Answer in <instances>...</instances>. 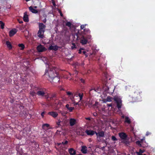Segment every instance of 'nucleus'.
<instances>
[{"label":"nucleus","instance_id":"obj_1","mask_svg":"<svg viewBox=\"0 0 155 155\" xmlns=\"http://www.w3.org/2000/svg\"><path fill=\"white\" fill-rule=\"evenodd\" d=\"M48 67L47 71L46 70L45 74L46 75L47 74L49 78L52 80H53L55 78L57 77V80L59 81V78L57 77L58 74L57 68L55 67H51V66H49Z\"/></svg>","mask_w":155,"mask_h":155},{"label":"nucleus","instance_id":"obj_2","mask_svg":"<svg viewBox=\"0 0 155 155\" xmlns=\"http://www.w3.org/2000/svg\"><path fill=\"white\" fill-rule=\"evenodd\" d=\"M46 26L42 23H40L39 24V30L38 34V36L40 38H43L44 37L43 34L45 31Z\"/></svg>","mask_w":155,"mask_h":155},{"label":"nucleus","instance_id":"obj_3","mask_svg":"<svg viewBox=\"0 0 155 155\" xmlns=\"http://www.w3.org/2000/svg\"><path fill=\"white\" fill-rule=\"evenodd\" d=\"M77 39L80 40V43L82 45H85L87 44V40L85 37L81 34L78 33L76 34Z\"/></svg>","mask_w":155,"mask_h":155},{"label":"nucleus","instance_id":"obj_4","mask_svg":"<svg viewBox=\"0 0 155 155\" xmlns=\"http://www.w3.org/2000/svg\"><path fill=\"white\" fill-rule=\"evenodd\" d=\"M114 99L117 103V106L118 110H120L122 106V101L120 97L118 96L114 97Z\"/></svg>","mask_w":155,"mask_h":155},{"label":"nucleus","instance_id":"obj_5","mask_svg":"<svg viewBox=\"0 0 155 155\" xmlns=\"http://www.w3.org/2000/svg\"><path fill=\"white\" fill-rule=\"evenodd\" d=\"M37 51L39 52H42L46 51V49L42 45H40L37 48Z\"/></svg>","mask_w":155,"mask_h":155},{"label":"nucleus","instance_id":"obj_6","mask_svg":"<svg viewBox=\"0 0 155 155\" xmlns=\"http://www.w3.org/2000/svg\"><path fill=\"white\" fill-rule=\"evenodd\" d=\"M119 135L122 140L127 138V136L126 134L124 132L120 133Z\"/></svg>","mask_w":155,"mask_h":155},{"label":"nucleus","instance_id":"obj_7","mask_svg":"<svg viewBox=\"0 0 155 155\" xmlns=\"http://www.w3.org/2000/svg\"><path fill=\"white\" fill-rule=\"evenodd\" d=\"M96 131L92 130H85V133L88 135L92 136L94 134H96Z\"/></svg>","mask_w":155,"mask_h":155},{"label":"nucleus","instance_id":"obj_8","mask_svg":"<svg viewBox=\"0 0 155 155\" xmlns=\"http://www.w3.org/2000/svg\"><path fill=\"white\" fill-rule=\"evenodd\" d=\"M110 88H109L107 85V83H106L105 85H104L102 87L103 90L106 92L107 93H112V92L110 90Z\"/></svg>","mask_w":155,"mask_h":155},{"label":"nucleus","instance_id":"obj_9","mask_svg":"<svg viewBox=\"0 0 155 155\" xmlns=\"http://www.w3.org/2000/svg\"><path fill=\"white\" fill-rule=\"evenodd\" d=\"M28 16V15L27 14V13L26 12L24 13L23 19L25 22H28L29 21Z\"/></svg>","mask_w":155,"mask_h":155},{"label":"nucleus","instance_id":"obj_10","mask_svg":"<svg viewBox=\"0 0 155 155\" xmlns=\"http://www.w3.org/2000/svg\"><path fill=\"white\" fill-rule=\"evenodd\" d=\"M17 32V30L14 28L10 31L9 32V35L10 37L13 36Z\"/></svg>","mask_w":155,"mask_h":155},{"label":"nucleus","instance_id":"obj_11","mask_svg":"<svg viewBox=\"0 0 155 155\" xmlns=\"http://www.w3.org/2000/svg\"><path fill=\"white\" fill-rule=\"evenodd\" d=\"M69 123L71 126H73L76 123V120L73 118H71L70 120Z\"/></svg>","mask_w":155,"mask_h":155},{"label":"nucleus","instance_id":"obj_12","mask_svg":"<svg viewBox=\"0 0 155 155\" xmlns=\"http://www.w3.org/2000/svg\"><path fill=\"white\" fill-rule=\"evenodd\" d=\"M48 114L52 116L54 118L56 117L58 115L57 112L54 111L49 112L48 113Z\"/></svg>","mask_w":155,"mask_h":155},{"label":"nucleus","instance_id":"obj_13","mask_svg":"<svg viewBox=\"0 0 155 155\" xmlns=\"http://www.w3.org/2000/svg\"><path fill=\"white\" fill-rule=\"evenodd\" d=\"M57 100L58 99L57 98L55 99L54 100V104L55 106H57V107H60L62 104V103L60 101H57Z\"/></svg>","mask_w":155,"mask_h":155},{"label":"nucleus","instance_id":"obj_14","mask_svg":"<svg viewBox=\"0 0 155 155\" xmlns=\"http://www.w3.org/2000/svg\"><path fill=\"white\" fill-rule=\"evenodd\" d=\"M96 134L97 136H98L100 137H103L104 136V132L103 131H101L100 132H96Z\"/></svg>","mask_w":155,"mask_h":155},{"label":"nucleus","instance_id":"obj_15","mask_svg":"<svg viewBox=\"0 0 155 155\" xmlns=\"http://www.w3.org/2000/svg\"><path fill=\"white\" fill-rule=\"evenodd\" d=\"M68 152L70 155H75L76 154V150L73 148H71L68 149Z\"/></svg>","mask_w":155,"mask_h":155},{"label":"nucleus","instance_id":"obj_16","mask_svg":"<svg viewBox=\"0 0 155 155\" xmlns=\"http://www.w3.org/2000/svg\"><path fill=\"white\" fill-rule=\"evenodd\" d=\"M93 101L92 100H90L86 102L85 105L86 106H88L89 107H93Z\"/></svg>","mask_w":155,"mask_h":155},{"label":"nucleus","instance_id":"obj_17","mask_svg":"<svg viewBox=\"0 0 155 155\" xmlns=\"http://www.w3.org/2000/svg\"><path fill=\"white\" fill-rule=\"evenodd\" d=\"M58 48H59V47L56 45H55L54 46H53L51 45H50L49 47L48 48V49L50 50H54L55 51H56L58 50Z\"/></svg>","mask_w":155,"mask_h":155},{"label":"nucleus","instance_id":"obj_18","mask_svg":"<svg viewBox=\"0 0 155 155\" xmlns=\"http://www.w3.org/2000/svg\"><path fill=\"white\" fill-rule=\"evenodd\" d=\"M81 152L84 154H85L87 153V147L85 146H81Z\"/></svg>","mask_w":155,"mask_h":155},{"label":"nucleus","instance_id":"obj_19","mask_svg":"<svg viewBox=\"0 0 155 155\" xmlns=\"http://www.w3.org/2000/svg\"><path fill=\"white\" fill-rule=\"evenodd\" d=\"M121 142L125 144L127 146H128L130 143V142L127 139V138L121 140Z\"/></svg>","mask_w":155,"mask_h":155},{"label":"nucleus","instance_id":"obj_20","mask_svg":"<svg viewBox=\"0 0 155 155\" xmlns=\"http://www.w3.org/2000/svg\"><path fill=\"white\" fill-rule=\"evenodd\" d=\"M136 144L140 147H144L143 143H141V142L139 140H137L136 142Z\"/></svg>","mask_w":155,"mask_h":155},{"label":"nucleus","instance_id":"obj_21","mask_svg":"<svg viewBox=\"0 0 155 155\" xmlns=\"http://www.w3.org/2000/svg\"><path fill=\"white\" fill-rule=\"evenodd\" d=\"M69 105L68 104H67L66 105V107L67 109L69 110V111L70 112H72L73 110L74 109V107H69Z\"/></svg>","mask_w":155,"mask_h":155},{"label":"nucleus","instance_id":"obj_22","mask_svg":"<svg viewBox=\"0 0 155 155\" xmlns=\"http://www.w3.org/2000/svg\"><path fill=\"white\" fill-rule=\"evenodd\" d=\"M37 94L39 96H43L44 95L45 93L43 91H37Z\"/></svg>","mask_w":155,"mask_h":155},{"label":"nucleus","instance_id":"obj_23","mask_svg":"<svg viewBox=\"0 0 155 155\" xmlns=\"http://www.w3.org/2000/svg\"><path fill=\"white\" fill-rule=\"evenodd\" d=\"M93 90H94V91L96 92H98V93H100L101 92V88L100 87H98L97 89L94 88L93 89H91L90 90V91H91Z\"/></svg>","mask_w":155,"mask_h":155},{"label":"nucleus","instance_id":"obj_24","mask_svg":"<svg viewBox=\"0 0 155 155\" xmlns=\"http://www.w3.org/2000/svg\"><path fill=\"white\" fill-rule=\"evenodd\" d=\"M49 125L48 124H45L42 125V127L43 129L45 130H47V128L48 127H49Z\"/></svg>","mask_w":155,"mask_h":155},{"label":"nucleus","instance_id":"obj_25","mask_svg":"<svg viewBox=\"0 0 155 155\" xmlns=\"http://www.w3.org/2000/svg\"><path fill=\"white\" fill-rule=\"evenodd\" d=\"M97 140L98 142H101V141H103L105 143H106L107 141L106 140H104V139L102 140L101 138V137H100L98 136H97Z\"/></svg>","mask_w":155,"mask_h":155},{"label":"nucleus","instance_id":"obj_26","mask_svg":"<svg viewBox=\"0 0 155 155\" xmlns=\"http://www.w3.org/2000/svg\"><path fill=\"white\" fill-rule=\"evenodd\" d=\"M56 94H53L51 95V96L50 97H48V98H49L50 99V100H54L55 99H54V98H56Z\"/></svg>","mask_w":155,"mask_h":155},{"label":"nucleus","instance_id":"obj_27","mask_svg":"<svg viewBox=\"0 0 155 155\" xmlns=\"http://www.w3.org/2000/svg\"><path fill=\"white\" fill-rule=\"evenodd\" d=\"M125 122L127 123L130 124L131 123V121L130 119L128 117H125Z\"/></svg>","mask_w":155,"mask_h":155},{"label":"nucleus","instance_id":"obj_28","mask_svg":"<svg viewBox=\"0 0 155 155\" xmlns=\"http://www.w3.org/2000/svg\"><path fill=\"white\" fill-rule=\"evenodd\" d=\"M6 44L8 48H9V49L12 48V45L9 41H7L6 42Z\"/></svg>","mask_w":155,"mask_h":155},{"label":"nucleus","instance_id":"obj_29","mask_svg":"<svg viewBox=\"0 0 155 155\" xmlns=\"http://www.w3.org/2000/svg\"><path fill=\"white\" fill-rule=\"evenodd\" d=\"M68 141L67 140L65 141L64 142H62L61 143H58V145L59 146L61 145L62 144L65 145L68 143Z\"/></svg>","mask_w":155,"mask_h":155},{"label":"nucleus","instance_id":"obj_30","mask_svg":"<svg viewBox=\"0 0 155 155\" xmlns=\"http://www.w3.org/2000/svg\"><path fill=\"white\" fill-rule=\"evenodd\" d=\"M36 93L34 91H31L30 92V94L33 97H34L36 95Z\"/></svg>","mask_w":155,"mask_h":155},{"label":"nucleus","instance_id":"obj_31","mask_svg":"<svg viewBox=\"0 0 155 155\" xmlns=\"http://www.w3.org/2000/svg\"><path fill=\"white\" fill-rule=\"evenodd\" d=\"M0 25H1V28L3 29L4 28L5 24L2 21H0Z\"/></svg>","mask_w":155,"mask_h":155},{"label":"nucleus","instance_id":"obj_32","mask_svg":"<svg viewBox=\"0 0 155 155\" xmlns=\"http://www.w3.org/2000/svg\"><path fill=\"white\" fill-rule=\"evenodd\" d=\"M18 46L19 47L21 48V50H23L25 48V46L24 45L22 44H19L18 45Z\"/></svg>","mask_w":155,"mask_h":155},{"label":"nucleus","instance_id":"obj_33","mask_svg":"<svg viewBox=\"0 0 155 155\" xmlns=\"http://www.w3.org/2000/svg\"><path fill=\"white\" fill-rule=\"evenodd\" d=\"M74 96L73 94L71 95V96H70V99L71 100L72 102H74Z\"/></svg>","mask_w":155,"mask_h":155},{"label":"nucleus","instance_id":"obj_34","mask_svg":"<svg viewBox=\"0 0 155 155\" xmlns=\"http://www.w3.org/2000/svg\"><path fill=\"white\" fill-rule=\"evenodd\" d=\"M104 77L105 78V79L104 80V81H105V82H106V81H107V73L105 72L104 73Z\"/></svg>","mask_w":155,"mask_h":155},{"label":"nucleus","instance_id":"obj_35","mask_svg":"<svg viewBox=\"0 0 155 155\" xmlns=\"http://www.w3.org/2000/svg\"><path fill=\"white\" fill-rule=\"evenodd\" d=\"M78 96L80 97V101L83 98V94L82 93V94H81V93H78Z\"/></svg>","mask_w":155,"mask_h":155},{"label":"nucleus","instance_id":"obj_36","mask_svg":"<svg viewBox=\"0 0 155 155\" xmlns=\"http://www.w3.org/2000/svg\"><path fill=\"white\" fill-rule=\"evenodd\" d=\"M112 98L109 96L107 97V101H112Z\"/></svg>","mask_w":155,"mask_h":155},{"label":"nucleus","instance_id":"obj_37","mask_svg":"<svg viewBox=\"0 0 155 155\" xmlns=\"http://www.w3.org/2000/svg\"><path fill=\"white\" fill-rule=\"evenodd\" d=\"M37 7L36 6H31L29 7V10H35L34 8H37Z\"/></svg>","mask_w":155,"mask_h":155},{"label":"nucleus","instance_id":"obj_38","mask_svg":"<svg viewBox=\"0 0 155 155\" xmlns=\"http://www.w3.org/2000/svg\"><path fill=\"white\" fill-rule=\"evenodd\" d=\"M111 139L113 141H117V138L114 136H113L111 137Z\"/></svg>","mask_w":155,"mask_h":155},{"label":"nucleus","instance_id":"obj_39","mask_svg":"<svg viewBox=\"0 0 155 155\" xmlns=\"http://www.w3.org/2000/svg\"><path fill=\"white\" fill-rule=\"evenodd\" d=\"M66 25L68 27H71V24L70 22H68L66 24Z\"/></svg>","mask_w":155,"mask_h":155},{"label":"nucleus","instance_id":"obj_40","mask_svg":"<svg viewBox=\"0 0 155 155\" xmlns=\"http://www.w3.org/2000/svg\"><path fill=\"white\" fill-rule=\"evenodd\" d=\"M84 31L85 33H90V31L88 28H85L84 29Z\"/></svg>","mask_w":155,"mask_h":155},{"label":"nucleus","instance_id":"obj_41","mask_svg":"<svg viewBox=\"0 0 155 155\" xmlns=\"http://www.w3.org/2000/svg\"><path fill=\"white\" fill-rule=\"evenodd\" d=\"M145 151V150H142L141 149H140L139 151V152H137L138 155L139 154H141L142 153H143Z\"/></svg>","mask_w":155,"mask_h":155},{"label":"nucleus","instance_id":"obj_42","mask_svg":"<svg viewBox=\"0 0 155 155\" xmlns=\"http://www.w3.org/2000/svg\"><path fill=\"white\" fill-rule=\"evenodd\" d=\"M67 94L69 96H71V95H72L73 94L70 91H67Z\"/></svg>","mask_w":155,"mask_h":155},{"label":"nucleus","instance_id":"obj_43","mask_svg":"<svg viewBox=\"0 0 155 155\" xmlns=\"http://www.w3.org/2000/svg\"><path fill=\"white\" fill-rule=\"evenodd\" d=\"M52 1V3L53 6L54 7L56 6V4L55 3V1L54 0H51Z\"/></svg>","mask_w":155,"mask_h":155},{"label":"nucleus","instance_id":"obj_44","mask_svg":"<svg viewBox=\"0 0 155 155\" xmlns=\"http://www.w3.org/2000/svg\"><path fill=\"white\" fill-rule=\"evenodd\" d=\"M86 25H81V29H83L84 28L85 26Z\"/></svg>","mask_w":155,"mask_h":155},{"label":"nucleus","instance_id":"obj_45","mask_svg":"<svg viewBox=\"0 0 155 155\" xmlns=\"http://www.w3.org/2000/svg\"><path fill=\"white\" fill-rule=\"evenodd\" d=\"M31 12L34 13H37L38 12V10H31Z\"/></svg>","mask_w":155,"mask_h":155},{"label":"nucleus","instance_id":"obj_46","mask_svg":"<svg viewBox=\"0 0 155 155\" xmlns=\"http://www.w3.org/2000/svg\"><path fill=\"white\" fill-rule=\"evenodd\" d=\"M98 104V103L97 102H95V103L94 104H93V107H94L97 106Z\"/></svg>","mask_w":155,"mask_h":155},{"label":"nucleus","instance_id":"obj_47","mask_svg":"<svg viewBox=\"0 0 155 155\" xmlns=\"http://www.w3.org/2000/svg\"><path fill=\"white\" fill-rule=\"evenodd\" d=\"M80 81H81V82L82 83L84 84L85 83V81L82 78L80 79Z\"/></svg>","mask_w":155,"mask_h":155},{"label":"nucleus","instance_id":"obj_48","mask_svg":"<svg viewBox=\"0 0 155 155\" xmlns=\"http://www.w3.org/2000/svg\"><path fill=\"white\" fill-rule=\"evenodd\" d=\"M83 50V48H81L79 50L78 53L79 54H81L82 53L81 50Z\"/></svg>","mask_w":155,"mask_h":155},{"label":"nucleus","instance_id":"obj_49","mask_svg":"<svg viewBox=\"0 0 155 155\" xmlns=\"http://www.w3.org/2000/svg\"><path fill=\"white\" fill-rule=\"evenodd\" d=\"M61 121L60 120H59L58 121L57 123V124L58 125H60V123H61Z\"/></svg>","mask_w":155,"mask_h":155},{"label":"nucleus","instance_id":"obj_50","mask_svg":"<svg viewBox=\"0 0 155 155\" xmlns=\"http://www.w3.org/2000/svg\"><path fill=\"white\" fill-rule=\"evenodd\" d=\"M45 112H43L41 114V116L42 117H44V114H45Z\"/></svg>","mask_w":155,"mask_h":155},{"label":"nucleus","instance_id":"obj_51","mask_svg":"<svg viewBox=\"0 0 155 155\" xmlns=\"http://www.w3.org/2000/svg\"><path fill=\"white\" fill-rule=\"evenodd\" d=\"M18 21L19 23L21 24L23 23V21L22 20L20 21L19 20H18Z\"/></svg>","mask_w":155,"mask_h":155},{"label":"nucleus","instance_id":"obj_52","mask_svg":"<svg viewBox=\"0 0 155 155\" xmlns=\"http://www.w3.org/2000/svg\"><path fill=\"white\" fill-rule=\"evenodd\" d=\"M91 38V35H88L87 37V38L88 39H90Z\"/></svg>","mask_w":155,"mask_h":155},{"label":"nucleus","instance_id":"obj_53","mask_svg":"<svg viewBox=\"0 0 155 155\" xmlns=\"http://www.w3.org/2000/svg\"><path fill=\"white\" fill-rule=\"evenodd\" d=\"M82 53H83L86 56V57H87V55H86L85 54V53H86V52L85 51H82Z\"/></svg>","mask_w":155,"mask_h":155},{"label":"nucleus","instance_id":"obj_54","mask_svg":"<svg viewBox=\"0 0 155 155\" xmlns=\"http://www.w3.org/2000/svg\"><path fill=\"white\" fill-rule=\"evenodd\" d=\"M58 11H59V12L60 13L61 16H63V15L62 14V13L61 12V10H58Z\"/></svg>","mask_w":155,"mask_h":155},{"label":"nucleus","instance_id":"obj_55","mask_svg":"<svg viewBox=\"0 0 155 155\" xmlns=\"http://www.w3.org/2000/svg\"><path fill=\"white\" fill-rule=\"evenodd\" d=\"M43 21L44 23H45L46 21V18H45L44 19H43Z\"/></svg>","mask_w":155,"mask_h":155},{"label":"nucleus","instance_id":"obj_56","mask_svg":"<svg viewBox=\"0 0 155 155\" xmlns=\"http://www.w3.org/2000/svg\"><path fill=\"white\" fill-rule=\"evenodd\" d=\"M11 7V6H8V7L7 8H3V9H4V10H5L6 9H9Z\"/></svg>","mask_w":155,"mask_h":155},{"label":"nucleus","instance_id":"obj_57","mask_svg":"<svg viewBox=\"0 0 155 155\" xmlns=\"http://www.w3.org/2000/svg\"><path fill=\"white\" fill-rule=\"evenodd\" d=\"M150 134V133L148 132H147V133H146V135L147 136H148L149 134Z\"/></svg>","mask_w":155,"mask_h":155},{"label":"nucleus","instance_id":"obj_58","mask_svg":"<svg viewBox=\"0 0 155 155\" xmlns=\"http://www.w3.org/2000/svg\"><path fill=\"white\" fill-rule=\"evenodd\" d=\"M73 102H74V105H77L78 104V102L74 103V101Z\"/></svg>","mask_w":155,"mask_h":155},{"label":"nucleus","instance_id":"obj_59","mask_svg":"<svg viewBox=\"0 0 155 155\" xmlns=\"http://www.w3.org/2000/svg\"><path fill=\"white\" fill-rule=\"evenodd\" d=\"M107 105L108 106H109V107H111L112 106V104H107Z\"/></svg>","mask_w":155,"mask_h":155},{"label":"nucleus","instance_id":"obj_60","mask_svg":"<svg viewBox=\"0 0 155 155\" xmlns=\"http://www.w3.org/2000/svg\"><path fill=\"white\" fill-rule=\"evenodd\" d=\"M76 48L75 46H72L71 47L72 49H73L74 48Z\"/></svg>","mask_w":155,"mask_h":155},{"label":"nucleus","instance_id":"obj_61","mask_svg":"<svg viewBox=\"0 0 155 155\" xmlns=\"http://www.w3.org/2000/svg\"><path fill=\"white\" fill-rule=\"evenodd\" d=\"M79 134L83 136L84 135V133H81V134H80V133Z\"/></svg>","mask_w":155,"mask_h":155},{"label":"nucleus","instance_id":"obj_62","mask_svg":"<svg viewBox=\"0 0 155 155\" xmlns=\"http://www.w3.org/2000/svg\"><path fill=\"white\" fill-rule=\"evenodd\" d=\"M143 139H142L140 141L141 142V143H143Z\"/></svg>","mask_w":155,"mask_h":155},{"label":"nucleus","instance_id":"obj_63","mask_svg":"<svg viewBox=\"0 0 155 155\" xmlns=\"http://www.w3.org/2000/svg\"><path fill=\"white\" fill-rule=\"evenodd\" d=\"M86 119L87 120H90V119L89 117H88V118H86Z\"/></svg>","mask_w":155,"mask_h":155},{"label":"nucleus","instance_id":"obj_64","mask_svg":"<svg viewBox=\"0 0 155 155\" xmlns=\"http://www.w3.org/2000/svg\"><path fill=\"white\" fill-rule=\"evenodd\" d=\"M72 45L73 46H75V45L74 43H73L72 44Z\"/></svg>","mask_w":155,"mask_h":155}]
</instances>
